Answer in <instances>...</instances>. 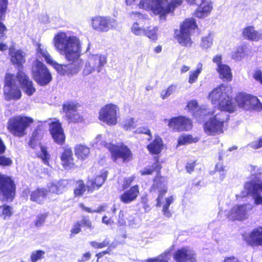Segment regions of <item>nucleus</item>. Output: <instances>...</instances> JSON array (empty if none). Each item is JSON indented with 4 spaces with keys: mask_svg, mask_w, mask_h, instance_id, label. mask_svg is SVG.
I'll return each instance as SVG.
<instances>
[{
    "mask_svg": "<svg viewBox=\"0 0 262 262\" xmlns=\"http://www.w3.org/2000/svg\"><path fill=\"white\" fill-rule=\"evenodd\" d=\"M158 29L157 27H148L145 28V33L143 35L150 39L155 41L158 39Z\"/></svg>",
    "mask_w": 262,
    "mask_h": 262,
    "instance_id": "obj_38",
    "label": "nucleus"
},
{
    "mask_svg": "<svg viewBox=\"0 0 262 262\" xmlns=\"http://www.w3.org/2000/svg\"><path fill=\"white\" fill-rule=\"evenodd\" d=\"M138 194V186L135 185L122 194L120 196V200L124 203L128 204L134 201L137 197Z\"/></svg>",
    "mask_w": 262,
    "mask_h": 262,
    "instance_id": "obj_26",
    "label": "nucleus"
},
{
    "mask_svg": "<svg viewBox=\"0 0 262 262\" xmlns=\"http://www.w3.org/2000/svg\"><path fill=\"white\" fill-rule=\"evenodd\" d=\"M254 199V204L256 205H262V196L259 194H252Z\"/></svg>",
    "mask_w": 262,
    "mask_h": 262,
    "instance_id": "obj_62",
    "label": "nucleus"
},
{
    "mask_svg": "<svg viewBox=\"0 0 262 262\" xmlns=\"http://www.w3.org/2000/svg\"><path fill=\"white\" fill-rule=\"evenodd\" d=\"M212 117L204 124L205 133L210 136H215L223 133L224 124L228 120L229 116L226 112L215 111L211 112Z\"/></svg>",
    "mask_w": 262,
    "mask_h": 262,
    "instance_id": "obj_6",
    "label": "nucleus"
},
{
    "mask_svg": "<svg viewBox=\"0 0 262 262\" xmlns=\"http://www.w3.org/2000/svg\"><path fill=\"white\" fill-rule=\"evenodd\" d=\"M118 106L113 104H106L99 111V119L108 125H114L117 123Z\"/></svg>",
    "mask_w": 262,
    "mask_h": 262,
    "instance_id": "obj_14",
    "label": "nucleus"
},
{
    "mask_svg": "<svg viewBox=\"0 0 262 262\" xmlns=\"http://www.w3.org/2000/svg\"><path fill=\"white\" fill-rule=\"evenodd\" d=\"M162 198L161 199V200ZM174 200V199L172 196H170L169 197H167L165 198V201L163 203H160L161 206L162 205V212L164 215L166 217H171L172 215V213L171 211L169 210V206L173 203ZM158 207H159V206H157Z\"/></svg>",
    "mask_w": 262,
    "mask_h": 262,
    "instance_id": "obj_34",
    "label": "nucleus"
},
{
    "mask_svg": "<svg viewBox=\"0 0 262 262\" xmlns=\"http://www.w3.org/2000/svg\"><path fill=\"white\" fill-rule=\"evenodd\" d=\"M61 164L66 169L74 167L75 163L73 158V152L70 149H66L61 156Z\"/></svg>",
    "mask_w": 262,
    "mask_h": 262,
    "instance_id": "obj_27",
    "label": "nucleus"
},
{
    "mask_svg": "<svg viewBox=\"0 0 262 262\" xmlns=\"http://www.w3.org/2000/svg\"><path fill=\"white\" fill-rule=\"evenodd\" d=\"M75 155L79 159H85L90 153L89 148L82 145H78L75 147Z\"/></svg>",
    "mask_w": 262,
    "mask_h": 262,
    "instance_id": "obj_35",
    "label": "nucleus"
},
{
    "mask_svg": "<svg viewBox=\"0 0 262 262\" xmlns=\"http://www.w3.org/2000/svg\"><path fill=\"white\" fill-rule=\"evenodd\" d=\"M137 119L134 118H130L125 120L123 125V128L126 130H130L135 128L138 125Z\"/></svg>",
    "mask_w": 262,
    "mask_h": 262,
    "instance_id": "obj_41",
    "label": "nucleus"
},
{
    "mask_svg": "<svg viewBox=\"0 0 262 262\" xmlns=\"http://www.w3.org/2000/svg\"><path fill=\"white\" fill-rule=\"evenodd\" d=\"M247 39L257 41L259 40L260 38V34L259 32L255 30L254 27L250 26L247 27Z\"/></svg>",
    "mask_w": 262,
    "mask_h": 262,
    "instance_id": "obj_36",
    "label": "nucleus"
},
{
    "mask_svg": "<svg viewBox=\"0 0 262 262\" xmlns=\"http://www.w3.org/2000/svg\"><path fill=\"white\" fill-rule=\"evenodd\" d=\"M64 112L69 122H78L81 120V117L78 112L77 105L73 102H67L63 106Z\"/></svg>",
    "mask_w": 262,
    "mask_h": 262,
    "instance_id": "obj_20",
    "label": "nucleus"
},
{
    "mask_svg": "<svg viewBox=\"0 0 262 262\" xmlns=\"http://www.w3.org/2000/svg\"><path fill=\"white\" fill-rule=\"evenodd\" d=\"M86 190L85 186L82 181L77 182L74 189V194L76 196H80L83 194Z\"/></svg>",
    "mask_w": 262,
    "mask_h": 262,
    "instance_id": "obj_44",
    "label": "nucleus"
},
{
    "mask_svg": "<svg viewBox=\"0 0 262 262\" xmlns=\"http://www.w3.org/2000/svg\"><path fill=\"white\" fill-rule=\"evenodd\" d=\"M194 18L186 19L181 26L180 31L175 32L176 38L183 46H190L192 44L190 37L191 31L196 28Z\"/></svg>",
    "mask_w": 262,
    "mask_h": 262,
    "instance_id": "obj_9",
    "label": "nucleus"
},
{
    "mask_svg": "<svg viewBox=\"0 0 262 262\" xmlns=\"http://www.w3.org/2000/svg\"><path fill=\"white\" fill-rule=\"evenodd\" d=\"M81 224V226H85L90 229L93 228L91 222L86 218H83L81 221H78Z\"/></svg>",
    "mask_w": 262,
    "mask_h": 262,
    "instance_id": "obj_56",
    "label": "nucleus"
},
{
    "mask_svg": "<svg viewBox=\"0 0 262 262\" xmlns=\"http://www.w3.org/2000/svg\"><path fill=\"white\" fill-rule=\"evenodd\" d=\"M92 145L97 147H106L111 152L112 160L119 164L131 159L132 152L126 146L123 144L115 145L106 143L101 135H98L93 140Z\"/></svg>",
    "mask_w": 262,
    "mask_h": 262,
    "instance_id": "obj_5",
    "label": "nucleus"
},
{
    "mask_svg": "<svg viewBox=\"0 0 262 262\" xmlns=\"http://www.w3.org/2000/svg\"><path fill=\"white\" fill-rule=\"evenodd\" d=\"M187 107L196 118L205 116L207 113H209L205 108H199L196 100H191L188 102Z\"/></svg>",
    "mask_w": 262,
    "mask_h": 262,
    "instance_id": "obj_28",
    "label": "nucleus"
},
{
    "mask_svg": "<svg viewBox=\"0 0 262 262\" xmlns=\"http://www.w3.org/2000/svg\"><path fill=\"white\" fill-rule=\"evenodd\" d=\"M176 262H196L195 252L189 248H182L178 250L173 254Z\"/></svg>",
    "mask_w": 262,
    "mask_h": 262,
    "instance_id": "obj_17",
    "label": "nucleus"
},
{
    "mask_svg": "<svg viewBox=\"0 0 262 262\" xmlns=\"http://www.w3.org/2000/svg\"><path fill=\"white\" fill-rule=\"evenodd\" d=\"M236 203L227 214L229 220L242 221L246 216V186L240 192L236 194Z\"/></svg>",
    "mask_w": 262,
    "mask_h": 262,
    "instance_id": "obj_7",
    "label": "nucleus"
},
{
    "mask_svg": "<svg viewBox=\"0 0 262 262\" xmlns=\"http://www.w3.org/2000/svg\"><path fill=\"white\" fill-rule=\"evenodd\" d=\"M47 194V191L46 189H37L32 192L31 194V200L32 201L40 203L45 200Z\"/></svg>",
    "mask_w": 262,
    "mask_h": 262,
    "instance_id": "obj_32",
    "label": "nucleus"
},
{
    "mask_svg": "<svg viewBox=\"0 0 262 262\" xmlns=\"http://www.w3.org/2000/svg\"><path fill=\"white\" fill-rule=\"evenodd\" d=\"M16 186L10 177L0 174V200L12 202L15 195Z\"/></svg>",
    "mask_w": 262,
    "mask_h": 262,
    "instance_id": "obj_11",
    "label": "nucleus"
},
{
    "mask_svg": "<svg viewBox=\"0 0 262 262\" xmlns=\"http://www.w3.org/2000/svg\"><path fill=\"white\" fill-rule=\"evenodd\" d=\"M213 35L209 34L207 36L203 37L200 42V47L203 50H207L211 47L213 44Z\"/></svg>",
    "mask_w": 262,
    "mask_h": 262,
    "instance_id": "obj_37",
    "label": "nucleus"
},
{
    "mask_svg": "<svg viewBox=\"0 0 262 262\" xmlns=\"http://www.w3.org/2000/svg\"><path fill=\"white\" fill-rule=\"evenodd\" d=\"M248 242L252 246H262V226H258L252 230Z\"/></svg>",
    "mask_w": 262,
    "mask_h": 262,
    "instance_id": "obj_24",
    "label": "nucleus"
},
{
    "mask_svg": "<svg viewBox=\"0 0 262 262\" xmlns=\"http://www.w3.org/2000/svg\"><path fill=\"white\" fill-rule=\"evenodd\" d=\"M80 227H81L80 223L78 221L77 222L73 225V227L71 230V233H74V234L78 233L81 230Z\"/></svg>",
    "mask_w": 262,
    "mask_h": 262,
    "instance_id": "obj_55",
    "label": "nucleus"
},
{
    "mask_svg": "<svg viewBox=\"0 0 262 262\" xmlns=\"http://www.w3.org/2000/svg\"><path fill=\"white\" fill-rule=\"evenodd\" d=\"M49 124L50 132L54 141L58 144H62L65 140V136L61 124L56 119H53Z\"/></svg>",
    "mask_w": 262,
    "mask_h": 262,
    "instance_id": "obj_16",
    "label": "nucleus"
},
{
    "mask_svg": "<svg viewBox=\"0 0 262 262\" xmlns=\"http://www.w3.org/2000/svg\"><path fill=\"white\" fill-rule=\"evenodd\" d=\"M138 220L135 218H132L129 220V225L132 228H136L139 226V223L138 222Z\"/></svg>",
    "mask_w": 262,
    "mask_h": 262,
    "instance_id": "obj_63",
    "label": "nucleus"
},
{
    "mask_svg": "<svg viewBox=\"0 0 262 262\" xmlns=\"http://www.w3.org/2000/svg\"><path fill=\"white\" fill-rule=\"evenodd\" d=\"M132 16L136 19L140 20L142 19H146L147 17V15L142 14L139 12L133 13Z\"/></svg>",
    "mask_w": 262,
    "mask_h": 262,
    "instance_id": "obj_61",
    "label": "nucleus"
},
{
    "mask_svg": "<svg viewBox=\"0 0 262 262\" xmlns=\"http://www.w3.org/2000/svg\"><path fill=\"white\" fill-rule=\"evenodd\" d=\"M212 61L214 63H216L217 65V67H219L220 65H223L222 63V57L221 54H217L215 55L212 59Z\"/></svg>",
    "mask_w": 262,
    "mask_h": 262,
    "instance_id": "obj_58",
    "label": "nucleus"
},
{
    "mask_svg": "<svg viewBox=\"0 0 262 262\" xmlns=\"http://www.w3.org/2000/svg\"><path fill=\"white\" fill-rule=\"evenodd\" d=\"M199 141V138H193L191 135H184L180 136L178 139V145H185L193 142H196Z\"/></svg>",
    "mask_w": 262,
    "mask_h": 262,
    "instance_id": "obj_40",
    "label": "nucleus"
},
{
    "mask_svg": "<svg viewBox=\"0 0 262 262\" xmlns=\"http://www.w3.org/2000/svg\"><path fill=\"white\" fill-rule=\"evenodd\" d=\"M33 122L31 118L17 116L9 119L8 129L13 135L22 137L26 134V129Z\"/></svg>",
    "mask_w": 262,
    "mask_h": 262,
    "instance_id": "obj_10",
    "label": "nucleus"
},
{
    "mask_svg": "<svg viewBox=\"0 0 262 262\" xmlns=\"http://www.w3.org/2000/svg\"><path fill=\"white\" fill-rule=\"evenodd\" d=\"M230 91V87L221 84L209 93L208 99L213 105L217 106V112L232 113L235 111L236 105L229 95Z\"/></svg>",
    "mask_w": 262,
    "mask_h": 262,
    "instance_id": "obj_3",
    "label": "nucleus"
},
{
    "mask_svg": "<svg viewBox=\"0 0 262 262\" xmlns=\"http://www.w3.org/2000/svg\"><path fill=\"white\" fill-rule=\"evenodd\" d=\"M216 70L219 74L220 78L224 81H229L232 79V73L230 68L226 65L223 64L217 67Z\"/></svg>",
    "mask_w": 262,
    "mask_h": 262,
    "instance_id": "obj_30",
    "label": "nucleus"
},
{
    "mask_svg": "<svg viewBox=\"0 0 262 262\" xmlns=\"http://www.w3.org/2000/svg\"><path fill=\"white\" fill-rule=\"evenodd\" d=\"M68 184V182L66 180L54 181L48 183L47 188L49 192L59 194L66 190Z\"/></svg>",
    "mask_w": 262,
    "mask_h": 262,
    "instance_id": "obj_23",
    "label": "nucleus"
},
{
    "mask_svg": "<svg viewBox=\"0 0 262 262\" xmlns=\"http://www.w3.org/2000/svg\"><path fill=\"white\" fill-rule=\"evenodd\" d=\"M53 42L56 51L64 55L67 60L73 61V63L69 64L58 63L52 58L46 47L41 44L37 45V56L43 57L46 62L52 66L60 75L77 74L83 66V61L80 58L81 50L79 38L75 36L60 32L55 35Z\"/></svg>",
    "mask_w": 262,
    "mask_h": 262,
    "instance_id": "obj_1",
    "label": "nucleus"
},
{
    "mask_svg": "<svg viewBox=\"0 0 262 262\" xmlns=\"http://www.w3.org/2000/svg\"><path fill=\"white\" fill-rule=\"evenodd\" d=\"M247 110L260 112L262 110V103L257 97L247 94Z\"/></svg>",
    "mask_w": 262,
    "mask_h": 262,
    "instance_id": "obj_29",
    "label": "nucleus"
},
{
    "mask_svg": "<svg viewBox=\"0 0 262 262\" xmlns=\"http://www.w3.org/2000/svg\"><path fill=\"white\" fill-rule=\"evenodd\" d=\"M48 216L46 213H40L36 215V219L34 221L35 226L37 227H40L43 226L46 219Z\"/></svg>",
    "mask_w": 262,
    "mask_h": 262,
    "instance_id": "obj_47",
    "label": "nucleus"
},
{
    "mask_svg": "<svg viewBox=\"0 0 262 262\" xmlns=\"http://www.w3.org/2000/svg\"><path fill=\"white\" fill-rule=\"evenodd\" d=\"M12 163V161L8 158L0 156V165L3 166H9Z\"/></svg>",
    "mask_w": 262,
    "mask_h": 262,
    "instance_id": "obj_52",
    "label": "nucleus"
},
{
    "mask_svg": "<svg viewBox=\"0 0 262 262\" xmlns=\"http://www.w3.org/2000/svg\"><path fill=\"white\" fill-rule=\"evenodd\" d=\"M254 149H258L262 147V137L258 138L252 145Z\"/></svg>",
    "mask_w": 262,
    "mask_h": 262,
    "instance_id": "obj_64",
    "label": "nucleus"
},
{
    "mask_svg": "<svg viewBox=\"0 0 262 262\" xmlns=\"http://www.w3.org/2000/svg\"><path fill=\"white\" fill-rule=\"evenodd\" d=\"M117 25L116 20L110 17L96 16L91 19L93 29L98 32H107L116 28Z\"/></svg>",
    "mask_w": 262,
    "mask_h": 262,
    "instance_id": "obj_13",
    "label": "nucleus"
},
{
    "mask_svg": "<svg viewBox=\"0 0 262 262\" xmlns=\"http://www.w3.org/2000/svg\"><path fill=\"white\" fill-rule=\"evenodd\" d=\"M262 192V181L255 182L252 184L251 192L252 194H259Z\"/></svg>",
    "mask_w": 262,
    "mask_h": 262,
    "instance_id": "obj_48",
    "label": "nucleus"
},
{
    "mask_svg": "<svg viewBox=\"0 0 262 262\" xmlns=\"http://www.w3.org/2000/svg\"><path fill=\"white\" fill-rule=\"evenodd\" d=\"M80 206L82 209L84 210L85 211H86L88 212H99V213L101 211L103 210V207H100L97 210L92 211L91 210V209L84 206V205H83V204H81Z\"/></svg>",
    "mask_w": 262,
    "mask_h": 262,
    "instance_id": "obj_60",
    "label": "nucleus"
},
{
    "mask_svg": "<svg viewBox=\"0 0 262 262\" xmlns=\"http://www.w3.org/2000/svg\"><path fill=\"white\" fill-rule=\"evenodd\" d=\"M13 213V208L7 205H5V209L3 213V219L4 220H7L9 219Z\"/></svg>",
    "mask_w": 262,
    "mask_h": 262,
    "instance_id": "obj_50",
    "label": "nucleus"
},
{
    "mask_svg": "<svg viewBox=\"0 0 262 262\" xmlns=\"http://www.w3.org/2000/svg\"><path fill=\"white\" fill-rule=\"evenodd\" d=\"M203 69V64L202 62H199L196 67L195 70H192L189 72L188 82L192 84L197 81L198 77L202 72Z\"/></svg>",
    "mask_w": 262,
    "mask_h": 262,
    "instance_id": "obj_33",
    "label": "nucleus"
},
{
    "mask_svg": "<svg viewBox=\"0 0 262 262\" xmlns=\"http://www.w3.org/2000/svg\"><path fill=\"white\" fill-rule=\"evenodd\" d=\"M107 176V172L105 171L96 178L89 180L86 184L88 190L92 191L94 189L100 188L104 182Z\"/></svg>",
    "mask_w": 262,
    "mask_h": 262,
    "instance_id": "obj_25",
    "label": "nucleus"
},
{
    "mask_svg": "<svg viewBox=\"0 0 262 262\" xmlns=\"http://www.w3.org/2000/svg\"><path fill=\"white\" fill-rule=\"evenodd\" d=\"M131 32L135 35L141 36L145 33V28L141 27L138 22H135L131 27Z\"/></svg>",
    "mask_w": 262,
    "mask_h": 262,
    "instance_id": "obj_43",
    "label": "nucleus"
},
{
    "mask_svg": "<svg viewBox=\"0 0 262 262\" xmlns=\"http://www.w3.org/2000/svg\"><path fill=\"white\" fill-rule=\"evenodd\" d=\"M19 83L25 93L31 96L35 91L33 82L23 72H18L16 76L7 73L5 76L4 93L7 100H17L21 97V91L17 84Z\"/></svg>",
    "mask_w": 262,
    "mask_h": 262,
    "instance_id": "obj_2",
    "label": "nucleus"
},
{
    "mask_svg": "<svg viewBox=\"0 0 262 262\" xmlns=\"http://www.w3.org/2000/svg\"><path fill=\"white\" fill-rule=\"evenodd\" d=\"M161 168L160 164L156 161L151 166L145 167L140 171L142 175H148L151 174L154 171L159 172Z\"/></svg>",
    "mask_w": 262,
    "mask_h": 262,
    "instance_id": "obj_39",
    "label": "nucleus"
},
{
    "mask_svg": "<svg viewBox=\"0 0 262 262\" xmlns=\"http://www.w3.org/2000/svg\"><path fill=\"white\" fill-rule=\"evenodd\" d=\"M45 254V251L42 250H36L33 251L30 255V260L31 262H37L44 257Z\"/></svg>",
    "mask_w": 262,
    "mask_h": 262,
    "instance_id": "obj_45",
    "label": "nucleus"
},
{
    "mask_svg": "<svg viewBox=\"0 0 262 262\" xmlns=\"http://www.w3.org/2000/svg\"><path fill=\"white\" fill-rule=\"evenodd\" d=\"M10 59L13 64L20 67L25 62L26 53L21 50H16L13 47L9 48Z\"/></svg>",
    "mask_w": 262,
    "mask_h": 262,
    "instance_id": "obj_22",
    "label": "nucleus"
},
{
    "mask_svg": "<svg viewBox=\"0 0 262 262\" xmlns=\"http://www.w3.org/2000/svg\"><path fill=\"white\" fill-rule=\"evenodd\" d=\"M106 63V57L103 55H90L82 71L83 76H88L96 71L100 72Z\"/></svg>",
    "mask_w": 262,
    "mask_h": 262,
    "instance_id": "obj_12",
    "label": "nucleus"
},
{
    "mask_svg": "<svg viewBox=\"0 0 262 262\" xmlns=\"http://www.w3.org/2000/svg\"><path fill=\"white\" fill-rule=\"evenodd\" d=\"M135 179L134 176H131L125 179L124 183L123 184L122 187L123 188L126 189L128 188L131 184L132 182L133 181V180Z\"/></svg>",
    "mask_w": 262,
    "mask_h": 262,
    "instance_id": "obj_54",
    "label": "nucleus"
},
{
    "mask_svg": "<svg viewBox=\"0 0 262 262\" xmlns=\"http://www.w3.org/2000/svg\"><path fill=\"white\" fill-rule=\"evenodd\" d=\"M136 133H141L147 134L149 136L150 138L151 137V135L150 130L146 127H140L137 129L135 132Z\"/></svg>",
    "mask_w": 262,
    "mask_h": 262,
    "instance_id": "obj_57",
    "label": "nucleus"
},
{
    "mask_svg": "<svg viewBox=\"0 0 262 262\" xmlns=\"http://www.w3.org/2000/svg\"><path fill=\"white\" fill-rule=\"evenodd\" d=\"M30 146L35 149L37 146H39V151L37 153V156L40 158L42 162L47 165H49V160L50 158V155L48 153L47 148L45 146L40 145L38 140L37 139V133L34 132L30 138L29 142Z\"/></svg>",
    "mask_w": 262,
    "mask_h": 262,
    "instance_id": "obj_19",
    "label": "nucleus"
},
{
    "mask_svg": "<svg viewBox=\"0 0 262 262\" xmlns=\"http://www.w3.org/2000/svg\"><path fill=\"white\" fill-rule=\"evenodd\" d=\"M168 255V252H165L162 253V254L159 255L158 256L153 258H149L147 260V262H161L162 259L164 256H167Z\"/></svg>",
    "mask_w": 262,
    "mask_h": 262,
    "instance_id": "obj_53",
    "label": "nucleus"
},
{
    "mask_svg": "<svg viewBox=\"0 0 262 262\" xmlns=\"http://www.w3.org/2000/svg\"><path fill=\"white\" fill-rule=\"evenodd\" d=\"M198 8L195 12V16L199 18L207 17L213 9L212 3L209 0H201V3L198 5Z\"/></svg>",
    "mask_w": 262,
    "mask_h": 262,
    "instance_id": "obj_21",
    "label": "nucleus"
},
{
    "mask_svg": "<svg viewBox=\"0 0 262 262\" xmlns=\"http://www.w3.org/2000/svg\"><path fill=\"white\" fill-rule=\"evenodd\" d=\"M140 0L139 7L146 10L151 11L155 15H159L161 19H165L166 16L174 11L180 6L182 0Z\"/></svg>",
    "mask_w": 262,
    "mask_h": 262,
    "instance_id": "obj_4",
    "label": "nucleus"
},
{
    "mask_svg": "<svg viewBox=\"0 0 262 262\" xmlns=\"http://www.w3.org/2000/svg\"><path fill=\"white\" fill-rule=\"evenodd\" d=\"M235 100L240 107H244L246 102V97L244 94L238 95L235 98Z\"/></svg>",
    "mask_w": 262,
    "mask_h": 262,
    "instance_id": "obj_51",
    "label": "nucleus"
},
{
    "mask_svg": "<svg viewBox=\"0 0 262 262\" xmlns=\"http://www.w3.org/2000/svg\"><path fill=\"white\" fill-rule=\"evenodd\" d=\"M245 46H238L232 54V58L235 60H240L245 55Z\"/></svg>",
    "mask_w": 262,
    "mask_h": 262,
    "instance_id": "obj_42",
    "label": "nucleus"
},
{
    "mask_svg": "<svg viewBox=\"0 0 262 262\" xmlns=\"http://www.w3.org/2000/svg\"><path fill=\"white\" fill-rule=\"evenodd\" d=\"M168 121V125L169 128L178 131L188 130L192 128L191 121L188 118L180 116L172 118Z\"/></svg>",
    "mask_w": 262,
    "mask_h": 262,
    "instance_id": "obj_15",
    "label": "nucleus"
},
{
    "mask_svg": "<svg viewBox=\"0 0 262 262\" xmlns=\"http://www.w3.org/2000/svg\"><path fill=\"white\" fill-rule=\"evenodd\" d=\"M167 189L166 179L157 174L151 188V191H157V192L159 193L157 199V206L160 205L161 199L165 195L167 192Z\"/></svg>",
    "mask_w": 262,
    "mask_h": 262,
    "instance_id": "obj_18",
    "label": "nucleus"
},
{
    "mask_svg": "<svg viewBox=\"0 0 262 262\" xmlns=\"http://www.w3.org/2000/svg\"><path fill=\"white\" fill-rule=\"evenodd\" d=\"M254 78L262 84V72L260 70L256 71L253 75Z\"/></svg>",
    "mask_w": 262,
    "mask_h": 262,
    "instance_id": "obj_59",
    "label": "nucleus"
},
{
    "mask_svg": "<svg viewBox=\"0 0 262 262\" xmlns=\"http://www.w3.org/2000/svg\"><path fill=\"white\" fill-rule=\"evenodd\" d=\"M90 244L94 248L100 249L107 247L110 244V243L107 240L105 239L101 243H98L94 241L91 242Z\"/></svg>",
    "mask_w": 262,
    "mask_h": 262,
    "instance_id": "obj_49",
    "label": "nucleus"
},
{
    "mask_svg": "<svg viewBox=\"0 0 262 262\" xmlns=\"http://www.w3.org/2000/svg\"><path fill=\"white\" fill-rule=\"evenodd\" d=\"M162 141L159 137H156L154 140L147 146L149 152L155 155L160 154L162 149Z\"/></svg>",
    "mask_w": 262,
    "mask_h": 262,
    "instance_id": "obj_31",
    "label": "nucleus"
},
{
    "mask_svg": "<svg viewBox=\"0 0 262 262\" xmlns=\"http://www.w3.org/2000/svg\"><path fill=\"white\" fill-rule=\"evenodd\" d=\"M36 60L34 61L32 71L34 80L41 85H46L52 80V75L46 66L39 59L45 58L42 56L38 57L36 54Z\"/></svg>",
    "mask_w": 262,
    "mask_h": 262,
    "instance_id": "obj_8",
    "label": "nucleus"
},
{
    "mask_svg": "<svg viewBox=\"0 0 262 262\" xmlns=\"http://www.w3.org/2000/svg\"><path fill=\"white\" fill-rule=\"evenodd\" d=\"M177 86L174 84L169 85L168 88L161 92V97L163 99H165L170 96L176 90Z\"/></svg>",
    "mask_w": 262,
    "mask_h": 262,
    "instance_id": "obj_46",
    "label": "nucleus"
}]
</instances>
